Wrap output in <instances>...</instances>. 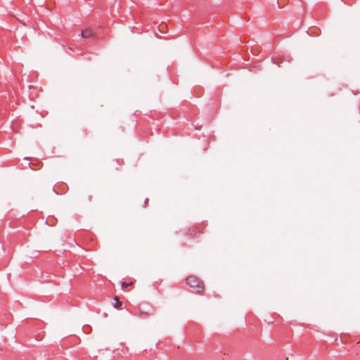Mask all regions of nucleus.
<instances>
[{"label": "nucleus", "instance_id": "1", "mask_svg": "<svg viewBox=\"0 0 360 360\" xmlns=\"http://www.w3.org/2000/svg\"><path fill=\"white\" fill-rule=\"evenodd\" d=\"M186 283L190 287L195 289L197 292H200L204 289L202 282L195 276H188L186 279Z\"/></svg>", "mask_w": 360, "mask_h": 360}, {"label": "nucleus", "instance_id": "2", "mask_svg": "<svg viewBox=\"0 0 360 360\" xmlns=\"http://www.w3.org/2000/svg\"><path fill=\"white\" fill-rule=\"evenodd\" d=\"M81 36L82 38L88 39L90 37H95L96 34L91 29H86L81 32Z\"/></svg>", "mask_w": 360, "mask_h": 360}, {"label": "nucleus", "instance_id": "3", "mask_svg": "<svg viewBox=\"0 0 360 360\" xmlns=\"http://www.w3.org/2000/svg\"><path fill=\"white\" fill-rule=\"evenodd\" d=\"M115 307L119 308L122 305V302L119 300L117 297H115Z\"/></svg>", "mask_w": 360, "mask_h": 360}, {"label": "nucleus", "instance_id": "4", "mask_svg": "<svg viewBox=\"0 0 360 360\" xmlns=\"http://www.w3.org/2000/svg\"><path fill=\"white\" fill-rule=\"evenodd\" d=\"M132 285H133L132 282H129V283L123 282L122 283V288H127V287Z\"/></svg>", "mask_w": 360, "mask_h": 360}]
</instances>
